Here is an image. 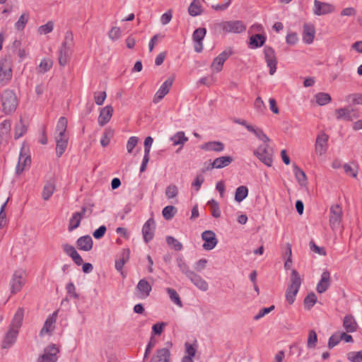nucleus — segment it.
Masks as SVG:
<instances>
[{
    "label": "nucleus",
    "instance_id": "obj_7",
    "mask_svg": "<svg viewBox=\"0 0 362 362\" xmlns=\"http://www.w3.org/2000/svg\"><path fill=\"white\" fill-rule=\"evenodd\" d=\"M12 78L11 60L6 57L0 60V83H8Z\"/></svg>",
    "mask_w": 362,
    "mask_h": 362
},
{
    "label": "nucleus",
    "instance_id": "obj_46",
    "mask_svg": "<svg viewBox=\"0 0 362 362\" xmlns=\"http://www.w3.org/2000/svg\"><path fill=\"white\" fill-rule=\"evenodd\" d=\"M207 205L211 207V215L214 218H217L221 216V211H220V208H219V204L216 200H214L213 199L209 200L207 202Z\"/></svg>",
    "mask_w": 362,
    "mask_h": 362
},
{
    "label": "nucleus",
    "instance_id": "obj_8",
    "mask_svg": "<svg viewBox=\"0 0 362 362\" xmlns=\"http://www.w3.org/2000/svg\"><path fill=\"white\" fill-rule=\"evenodd\" d=\"M264 54L267 65L269 68V74L273 75L276 71L277 64L274 49L272 47L265 46Z\"/></svg>",
    "mask_w": 362,
    "mask_h": 362
},
{
    "label": "nucleus",
    "instance_id": "obj_23",
    "mask_svg": "<svg viewBox=\"0 0 362 362\" xmlns=\"http://www.w3.org/2000/svg\"><path fill=\"white\" fill-rule=\"evenodd\" d=\"M93 242L88 235L80 237L76 241V247L83 251L88 252L93 248Z\"/></svg>",
    "mask_w": 362,
    "mask_h": 362
},
{
    "label": "nucleus",
    "instance_id": "obj_34",
    "mask_svg": "<svg viewBox=\"0 0 362 362\" xmlns=\"http://www.w3.org/2000/svg\"><path fill=\"white\" fill-rule=\"evenodd\" d=\"M353 110L349 107H341L335 110V115L337 119H344L346 121H352L351 115Z\"/></svg>",
    "mask_w": 362,
    "mask_h": 362
},
{
    "label": "nucleus",
    "instance_id": "obj_32",
    "mask_svg": "<svg viewBox=\"0 0 362 362\" xmlns=\"http://www.w3.org/2000/svg\"><path fill=\"white\" fill-rule=\"evenodd\" d=\"M295 177L300 186H306L307 177L305 172L301 170L296 163H293Z\"/></svg>",
    "mask_w": 362,
    "mask_h": 362
},
{
    "label": "nucleus",
    "instance_id": "obj_22",
    "mask_svg": "<svg viewBox=\"0 0 362 362\" xmlns=\"http://www.w3.org/2000/svg\"><path fill=\"white\" fill-rule=\"evenodd\" d=\"M113 111V107L111 105H107L101 109L98 117V124L100 126L105 125L110 120Z\"/></svg>",
    "mask_w": 362,
    "mask_h": 362
},
{
    "label": "nucleus",
    "instance_id": "obj_12",
    "mask_svg": "<svg viewBox=\"0 0 362 362\" xmlns=\"http://www.w3.org/2000/svg\"><path fill=\"white\" fill-rule=\"evenodd\" d=\"M23 271H16L11 281V292L15 294L20 291L25 284Z\"/></svg>",
    "mask_w": 362,
    "mask_h": 362
},
{
    "label": "nucleus",
    "instance_id": "obj_39",
    "mask_svg": "<svg viewBox=\"0 0 362 362\" xmlns=\"http://www.w3.org/2000/svg\"><path fill=\"white\" fill-rule=\"evenodd\" d=\"M170 140L173 141V146L184 145L188 141V138L185 136L183 132H178L170 138Z\"/></svg>",
    "mask_w": 362,
    "mask_h": 362
},
{
    "label": "nucleus",
    "instance_id": "obj_14",
    "mask_svg": "<svg viewBox=\"0 0 362 362\" xmlns=\"http://www.w3.org/2000/svg\"><path fill=\"white\" fill-rule=\"evenodd\" d=\"M202 238L204 241L202 247L206 250L214 249L218 243L216 234L212 230H205L202 233Z\"/></svg>",
    "mask_w": 362,
    "mask_h": 362
},
{
    "label": "nucleus",
    "instance_id": "obj_63",
    "mask_svg": "<svg viewBox=\"0 0 362 362\" xmlns=\"http://www.w3.org/2000/svg\"><path fill=\"white\" fill-rule=\"evenodd\" d=\"M223 64L224 62H223L219 57H216L214 59L211 67L216 72H218L222 70Z\"/></svg>",
    "mask_w": 362,
    "mask_h": 362
},
{
    "label": "nucleus",
    "instance_id": "obj_41",
    "mask_svg": "<svg viewBox=\"0 0 362 362\" xmlns=\"http://www.w3.org/2000/svg\"><path fill=\"white\" fill-rule=\"evenodd\" d=\"M28 127L24 124L22 119H20L19 122L15 127V139H18L21 137L27 132Z\"/></svg>",
    "mask_w": 362,
    "mask_h": 362
},
{
    "label": "nucleus",
    "instance_id": "obj_57",
    "mask_svg": "<svg viewBox=\"0 0 362 362\" xmlns=\"http://www.w3.org/2000/svg\"><path fill=\"white\" fill-rule=\"evenodd\" d=\"M53 65V62L49 59H43L41 60L40 64L39 65L40 71L42 73H45L49 71Z\"/></svg>",
    "mask_w": 362,
    "mask_h": 362
},
{
    "label": "nucleus",
    "instance_id": "obj_36",
    "mask_svg": "<svg viewBox=\"0 0 362 362\" xmlns=\"http://www.w3.org/2000/svg\"><path fill=\"white\" fill-rule=\"evenodd\" d=\"M203 11L202 6L198 0H193L188 8V13L191 16L201 15Z\"/></svg>",
    "mask_w": 362,
    "mask_h": 362
},
{
    "label": "nucleus",
    "instance_id": "obj_40",
    "mask_svg": "<svg viewBox=\"0 0 362 362\" xmlns=\"http://www.w3.org/2000/svg\"><path fill=\"white\" fill-rule=\"evenodd\" d=\"M177 263L180 270L187 277L190 276L194 271L189 269V267L186 264L182 257L177 258Z\"/></svg>",
    "mask_w": 362,
    "mask_h": 362
},
{
    "label": "nucleus",
    "instance_id": "obj_2",
    "mask_svg": "<svg viewBox=\"0 0 362 362\" xmlns=\"http://www.w3.org/2000/svg\"><path fill=\"white\" fill-rule=\"evenodd\" d=\"M213 29L218 34L241 33L245 31L246 25L242 21H228L214 23Z\"/></svg>",
    "mask_w": 362,
    "mask_h": 362
},
{
    "label": "nucleus",
    "instance_id": "obj_18",
    "mask_svg": "<svg viewBox=\"0 0 362 362\" xmlns=\"http://www.w3.org/2000/svg\"><path fill=\"white\" fill-rule=\"evenodd\" d=\"M152 290L151 285L145 279H141L136 287V295L141 299L146 298Z\"/></svg>",
    "mask_w": 362,
    "mask_h": 362
},
{
    "label": "nucleus",
    "instance_id": "obj_49",
    "mask_svg": "<svg viewBox=\"0 0 362 362\" xmlns=\"http://www.w3.org/2000/svg\"><path fill=\"white\" fill-rule=\"evenodd\" d=\"M317 342V335L314 329L309 331L308 337L307 341V346L309 349H314L316 347Z\"/></svg>",
    "mask_w": 362,
    "mask_h": 362
},
{
    "label": "nucleus",
    "instance_id": "obj_15",
    "mask_svg": "<svg viewBox=\"0 0 362 362\" xmlns=\"http://www.w3.org/2000/svg\"><path fill=\"white\" fill-rule=\"evenodd\" d=\"M329 136L324 132L320 134L316 139L315 152L319 156H322L327 152L328 148Z\"/></svg>",
    "mask_w": 362,
    "mask_h": 362
},
{
    "label": "nucleus",
    "instance_id": "obj_38",
    "mask_svg": "<svg viewBox=\"0 0 362 362\" xmlns=\"http://www.w3.org/2000/svg\"><path fill=\"white\" fill-rule=\"evenodd\" d=\"M248 195V188L246 186L241 185L238 187L235 192V200L237 202H241Z\"/></svg>",
    "mask_w": 362,
    "mask_h": 362
},
{
    "label": "nucleus",
    "instance_id": "obj_9",
    "mask_svg": "<svg viewBox=\"0 0 362 362\" xmlns=\"http://www.w3.org/2000/svg\"><path fill=\"white\" fill-rule=\"evenodd\" d=\"M60 312V309L57 310L52 314L49 315L46 319L42 328L40 332V336L43 337L45 334L51 335L55 328L57 317Z\"/></svg>",
    "mask_w": 362,
    "mask_h": 362
},
{
    "label": "nucleus",
    "instance_id": "obj_25",
    "mask_svg": "<svg viewBox=\"0 0 362 362\" xmlns=\"http://www.w3.org/2000/svg\"><path fill=\"white\" fill-rule=\"evenodd\" d=\"M191 282L197 288L203 291H207L209 288V285L207 282L204 280L199 274H196L194 272L193 274L189 276L188 278Z\"/></svg>",
    "mask_w": 362,
    "mask_h": 362
},
{
    "label": "nucleus",
    "instance_id": "obj_62",
    "mask_svg": "<svg viewBox=\"0 0 362 362\" xmlns=\"http://www.w3.org/2000/svg\"><path fill=\"white\" fill-rule=\"evenodd\" d=\"M309 245H310V250L313 252L317 253L322 256L326 255L327 253H326V250H325V247H321L317 246L313 240H311L310 242Z\"/></svg>",
    "mask_w": 362,
    "mask_h": 362
},
{
    "label": "nucleus",
    "instance_id": "obj_17",
    "mask_svg": "<svg viewBox=\"0 0 362 362\" xmlns=\"http://www.w3.org/2000/svg\"><path fill=\"white\" fill-rule=\"evenodd\" d=\"M206 34V30L204 28H197L193 34L192 39L194 43V50L195 52L199 53L203 49V43L202 41Z\"/></svg>",
    "mask_w": 362,
    "mask_h": 362
},
{
    "label": "nucleus",
    "instance_id": "obj_59",
    "mask_svg": "<svg viewBox=\"0 0 362 362\" xmlns=\"http://www.w3.org/2000/svg\"><path fill=\"white\" fill-rule=\"evenodd\" d=\"M167 325L166 322H158L153 325L151 335H160L164 327Z\"/></svg>",
    "mask_w": 362,
    "mask_h": 362
},
{
    "label": "nucleus",
    "instance_id": "obj_21",
    "mask_svg": "<svg viewBox=\"0 0 362 362\" xmlns=\"http://www.w3.org/2000/svg\"><path fill=\"white\" fill-rule=\"evenodd\" d=\"M315 28L312 24L305 23L303 30V41L308 45L311 44L315 38Z\"/></svg>",
    "mask_w": 362,
    "mask_h": 362
},
{
    "label": "nucleus",
    "instance_id": "obj_42",
    "mask_svg": "<svg viewBox=\"0 0 362 362\" xmlns=\"http://www.w3.org/2000/svg\"><path fill=\"white\" fill-rule=\"evenodd\" d=\"M317 300V296L315 293L311 292V293H308L305 296V298H304V300H303V304H304L305 308L307 310H310L316 303Z\"/></svg>",
    "mask_w": 362,
    "mask_h": 362
},
{
    "label": "nucleus",
    "instance_id": "obj_29",
    "mask_svg": "<svg viewBox=\"0 0 362 362\" xmlns=\"http://www.w3.org/2000/svg\"><path fill=\"white\" fill-rule=\"evenodd\" d=\"M122 257L119 259L115 261V269L121 272L122 274V269L124 264L129 260L130 255V250L128 248L123 249L121 254Z\"/></svg>",
    "mask_w": 362,
    "mask_h": 362
},
{
    "label": "nucleus",
    "instance_id": "obj_13",
    "mask_svg": "<svg viewBox=\"0 0 362 362\" xmlns=\"http://www.w3.org/2000/svg\"><path fill=\"white\" fill-rule=\"evenodd\" d=\"M173 81L174 78L173 77H170L163 83L154 95L153 100L154 103H157L160 101L169 93L173 83Z\"/></svg>",
    "mask_w": 362,
    "mask_h": 362
},
{
    "label": "nucleus",
    "instance_id": "obj_35",
    "mask_svg": "<svg viewBox=\"0 0 362 362\" xmlns=\"http://www.w3.org/2000/svg\"><path fill=\"white\" fill-rule=\"evenodd\" d=\"M214 160V165L216 169L223 168L228 166L234 160L233 158L230 156H225L216 158Z\"/></svg>",
    "mask_w": 362,
    "mask_h": 362
},
{
    "label": "nucleus",
    "instance_id": "obj_53",
    "mask_svg": "<svg viewBox=\"0 0 362 362\" xmlns=\"http://www.w3.org/2000/svg\"><path fill=\"white\" fill-rule=\"evenodd\" d=\"M29 19V14L28 13H23L20 18H18V21L15 24V27L18 30H23Z\"/></svg>",
    "mask_w": 362,
    "mask_h": 362
},
{
    "label": "nucleus",
    "instance_id": "obj_10",
    "mask_svg": "<svg viewBox=\"0 0 362 362\" xmlns=\"http://www.w3.org/2000/svg\"><path fill=\"white\" fill-rule=\"evenodd\" d=\"M342 216V210L339 205L336 204L330 208L329 225L333 229L339 228Z\"/></svg>",
    "mask_w": 362,
    "mask_h": 362
},
{
    "label": "nucleus",
    "instance_id": "obj_3",
    "mask_svg": "<svg viewBox=\"0 0 362 362\" xmlns=\"http://www.w3.org/2000/svg\"><path fill=\"white\" fill-rule=\"evenodd\" d=\"M1 103L3 112L8 115L16 111L18 101L15 92L10 89H6L1 94Z\"/></svg>",
    "mask_w": 362,
    "mask_h": 362
},
{
    "label": "nucleus",
    "instance_id": "obj_33",
    "mask_svg": "<svg viewBox=\"0 0 362 362\" xmlns=\"http://www.w3.org/2000/svg\"><path fill=\"white\" fill-rule=\"evenodd\" d=\"M343 326L347 332H354L357 329V323L351 315H346L344 318Z\"/></svg>",
    "mask_w": 362,
    "mask_h": 362
},
{
    "label": "nucleus",
    "instance_id": "obj_4",
    "mask_svg": "<svg viewBox=\"0 0 362 362\" xmlns=\"http://www.w3.org/2000/svg\"><path fill=\"white\" fill-rule=\"evenodd\" d=\"M290 281L291 284L288 285L286 291V298L288 303L291 305L294 303L296 296L301 285V279L299 273L296 269L291 271Z\"/></svg>",
    "mask_w": 362,
    "mask_h": 362
},
{
    "label": "nucleus",
    "instance_id": "obj_37",
    "mask_svg": "<svg viewBox=\"0 0 362 362\" xmlns=\"http://www.w3.org/2000/svg\"><path fill=\"white\" fill-rule=\"evenodd\" d=\"M247 129L255 134V136L264 144H268L270 141V139L259 128H255L253 126L247 127Z\"/></svg>",
    "mask_w": 362,
    "mask_h": 362
},
{
    "label": "nucleus",
    "instance_id": "obj_43",
    "mask_svg": "<svg viewBox=\"0 0 362 362\" xmlns=\"http://www.w3.org/2000/svg\"><path fill=\"white\" fill-rule=\"evenodd\" d=\"M177 209L174 206L170 205L163 208L162 214L165 220H171L176 214Z\"/></svg>",
    "mask_w": 362,
    "mask_h": 362
},
{
    "label": "nucleus",
    "instance_id": "obj_45",
    "mask_svg": "<svg viewBox=\"0 0 362 362\" xmlns=\"http://www.w3.org/2000/svg\"><path fill=\"white\" fill-rule=\"evenodd\" d=\"M166 243L170 247L173 248L175 251H180L182 250L183 247L182 243L173 236L168 235L166 237Z\"/></svg>",
    "mask_w": 362,
    "mask_h": 362
},
{
    "label": "nucleus",
    "instance_id": "obj_52",
    "mask_svg": "<svg viewBox=\"0 0 362 362\" xmlns=\"http://www.w3.org/2000/svg\"><path fill=\"white\" fill-rule=\"evenodd\" d=\"M69 256L72 258L73 261L76 265L79 266L83 264L82 257L78 253L76 248L71 245H69Z\"/></svg>",
    "mask_w": 362,
    "mask_h": 362
},
{
    "label": "nucleus",
    "instance_id": "obj_55",
    "mask_svg": "<svg viewBox=\"0 0 362 362\" xmlns=\"http://www.w3.org/2000/svg\"><path fill=\"white\" fill-rule=\"evenodd\" d=\"M54 29V23L52 21H48L46 24L40 25L37 32L40 35H46L51 33Z\"/></svg>",
    "mask_w": 362,
    "mask_h": 362
},
{
    "label": "nucleus",
    "instance_id": "obj_47",
    "mask_svg": "<svg viewBox=\"0 0 362 362\" xmlns=\"http://www.w3.org/2000/svg\"><path fill=\"white\" fill-rule=\"evenodd\" d=\"M54 185L51 182H47L43 187L42 197L43 199L48 200L54 191Z\"/></svg>",
    "mask_w": 362,
    "mask_h": 362
},
{
    "label": "nucleus",
    "instance_id": "obj_48",
    "mask_svg": "<svg viewBox=\"0 0 362 362\" xmlns=\"http://www.w3.org/2000/svg\"><path fill=\"white\" fill-rule=\"evenodd\" d=\"M114 135V131L111 129H106L103 132V136L100 139V144L103 147H106L110 141V139Z\"/></svg>",
    "mask_w": 362,
    "mask_h": 362
},
{
    "label": "nucleus",
    "instance_id": "obj_60",
    "mask_svg": "<svg viewBox=\"0 0 362 362\" xmlns=\"http://www.w3.org/2000/svg\"><path fill=\"white\" fill-rule=\"evenodd\" d=\"M107 94L105 91L94 93V100L98 105H102L104 103Z\"/></svg>",
    "mask_w": 362,
    "mask_h": 362
},
{
    "label": "nucleus",
    "instance_id": "obj_24",
    "mask_svg": "<svg viewBox=\"0 0 362 362\" xmlns=\"http://www.w3.org/2000/svg\"><path fill=\"white\" fill-rule=\"evenodd\" d=\"M170 352L168 348L158 349L151 358L150 362H168Z\"/></svg>",
    "mask_w": 362,
    "mask_h": 362
},
{
    "label": "nucleus",
    "instance_id": "obj_54",
    "mask_svg": "<svg viewBox=\"0 0 362 362\" xmlns=\"http://www.w3.org/2000/svg\"><path fill=\"white\" fill-rule=\"evenodd\" d=\"M81 221V215L80 214L74 213L69 219V231L77 228L80 226Z\"/></svg>",
    "mask_w": 362,
    "mask_h": 362
},
{
    "label": "nucleus",
    "instance_id": "obj_50",
    "mask_svg": "<svg viewBox=\"0 0 362 362\" xmlns=\"http://www.w3.org/2000/svg\"><path fill=\"white\" fill-rule=\"evenodd\" d=\"M166 291L168 293L169 297L172 301H173L178 306L182 307V300H181L178 293L174 288H167Z\"/></svg>",
    "mask_w": 362,
    "mask_h": 362
},
{
    "label": "nucleus",
    "instance_id": "obj_58",
    "mask_svg": "<svg viewBox=\"0 0 362 362\" xmlns=\"http://www.w3.org/2000/svg\"><path fill=\"white\" fill-rule=\"evenodd\" d=\"M178 194V189L175 185H170L165 189V196L168 199H173Z\"/></svg>",
    "mask_w": 362,
    "mask_h": 362
},
{
    "label": "nucleus",
    "instance_id": "obj_64",
    "mask_svg": "<svg viewBox=\"0 0 362 362\" xmlns=\"http://www.w3.org/2000/svg\"><path fill=\"white\" fill-rule=\"evenodd\" d=\"M348 359L351 362H362V350L357 352H350Z\"/></svg>",
    "mask_w": 362,
    "mask_h": 362
},
{
    "label": "nucleus",
    "instance_id": "obj_30",
    "mask_svg": "<svg viewBox=\"0 0 362 362\" xmlns=\"http://www.w3.org/2000/svg\"><path fill=\"white\" fill-rule=\"evenodd\" d=\"M24 317V309L23 308H19L16 312L12 322L10 325V327L18 329L21 327L22 322Z\"/></svg>",
    "mask_w": 362,
    "mask_h": 362
},
{
    "label": "nucleus",
    "instance_id": "obj_19",
    "mask_svg": "<svg viewBox=\"0 0 362 362\" xmlns=\"http://www.w3.org/2000/svg\"><path fill=\"white\" fill-rule=\"evenodd\" d=\"M18 334V329L9 327L2 341L1 348L9 349L16 342Z\"/></svg>",
    "mask_w": 362,
    "mask_h": 362
},
{
    "label": "nucleus",
    "instance_id": "obj_26",
    "mask_svg": "<svg viewBox=\"0 0 362 362\" xmlns=\"http://www.w3.org/2000/svg\"><path fill=\"white\" fill-rule=\"evenodd\" d=\"M225 146L221 141H209L201 146V148L205 151L221 152L224 150Z\"/></svg>",
    "mask_w": 362,
    "mask_h": 362
},
{
    "label": "nucleus",
    "instance_id": "obj_56",
    "mask_svg": "<svg viewBox=\"0 0 362 362\" xmlns=\"http://www.w3.org/2000/svg\"><path fill=\"white\" fill-rule=\"evenodd\" d=\"M346 101L354 105H362V93H352L346 96Z\"/></svg>",
    "mask_w": 362,
    "mask_h": 362
},
{
    "label": "nucleus",
    "instance_id": "obj_31",
    "mask_svg": "<svg viewBox=\"0 0 362 362\" xmlns=\"http://www.w3.org/2000/svg\"><path fill=\"white\" fill-rule=\"evenodd\" d=\"M266 42V37L262 34H254L250 37V46L252 48L261 47Z\"/></svg>",
    "mask_w": 362,
    "mask_h": 362
},
{
    "label": "nucleus",
    "instance_id": "obj_28",
    "mask_svg": "<svg viewBox=\"0 0 362 362\" xmlns=\"http://www.w3.org/2000/svg\"><path fill=\"white\" fill-rule=\"evenodd\" d=\"M30 163H31L30 156H27L24 157L22 152H21L18 163L16 168V173L17 175L21 174L23 172L25 168L28 165H30Z\"/></svg>",
    "mask_w": 362,
    "mask_h": 362
},
{
    "label": "nucleus",
    "instance_id": "obj_1",
    "mask_svg": "<svg viewBox=\"0 0 362 362\" xmlns=\"http://www.w3.org/2000/svg\"><path fill=\"white\" fill-rule=\"evenodd\" d=\"M68 125V119L66 117H61L57 124L55 130L56 154L61 157L64 153L68 143V137L66 131Z\"/></svg>",
    "mask_w": 362,
    "mask_h": 362
},
{
    "label": "nucleus",
    "instance_id": "obj_16",
    "mask_svg": "<svg viewBox=\"0 0 362 362\" xmlns=\"http://www.w3.org/2000/svg\"><path fill=\"white\" fill-rule=\"evenodd\" d=\"M334 6L330 4L321 2L318 0L314 1L313 13L317 16H322L332 13Z\"/></svg>",
    "mask_w": 362,
    "mask_h": 362
},
{
    "label": "nucleus",
    "instance_id": "obj_11",
    "mask_svg": "<svg viewBox=\"0 0 362 362\" xmlns=\"http://www.w3.org/2000/svg\"><path fill=\"white\" fill-rule=\"evenodd\" d=\"M156 222L153 218H150L143 226L142 235L146 243H148L154 237Z\"/></svg>",
    "mask_w": 362,
    "mask_h": 362
},
{
    "label": "nucleus",
    "instance_id": "obj_20",
    "mask_svg": "<svg viewBox=\"0 0 362 362\" xmlns=\"http://www.w3.org/2000/svg\"><path fill=\"white\" fill-rule=\"evenodd\" d=\"M331 277L330 273L327 270L324 271L321 276V279L317 284L316 291L319 293H325L330 286Z\"/></svg>",
    "mask_w": 362,
    "mask_h": 362
},
{
    "label": "nucleus",
    "instance_id": "obj_44",
    "mask_svg": "<svg viewBox=\"0 0 362 362\" xmlns=\"http://www.w3.org/2000/svg\"><path fill=\"white\" fill-rule=\"evenodd\" d=\"M315 97L317 103L320 105H325L332 100L330 95L326 93H318Z\"/></svg>",
    "mask_w": 362,
    "mask_h": 362
},
{
    "label": "nucleus",
    "instance_id": "obj_6",
    "mask_svg": "<svg viewBox=\"0 0 362 362\" xmlns=\"http://www.w3.org/2000/svg\"><path fill=\"white\" fill-rule=\"evenodd\" d=\"M59 348L54 344H49L44 349V353L37 358V362H57Z\"/></svg>",
    "mask_w": 362,
    "mask_h": 362
},
{
    "label": "nucleus",
    "instance_id": "obj_51",
    "mask_svg": "<svg viewBox=\"0 0 362 362\" xmlns=\"http://www.w3.org/2000/svg\"><path fill=\"white\" fill-rule=\"evenodd\" d=\"M352 163L354 165V167H352L351 165L348 163H345L343 165V168L346 174L349 175L350 176L356 178L358 174V166L354 162H353Z\"/></svg>",
    "mask_w": 362,
    "mask_h": 362
},
{
    "label": "nucleus",
    "instance_id": "obj_27",
    "mask_svg": "<svg viewBox=\"0 0 362 362\" xmlns=\"http://www.w3.org/2000/svg\"><path fill=\"white\" fill-rule=\"evenodd\" d=\"M66 39L67 36H65V40L62 44L61 47L59 49L58 60L59 64L61 66L64 67L68 62V48L66 47Z\"/></svg>",
    "mask_w": 362,
    "mask_h": 362
},
{
    "label": "nucleus",
    "instance_id": "obj_61",
    "mask_svg": "<svg viewBox=\"0 0 362 362\" xmlns=\"http://www.w3.org/2000/svg\"><path fill=\"white\" fill-rule=\"evenodd\" d=\"M340 341L341 339H339V333H335L329 338L327 347L329 349H332L335 346H337L340 342Z\"/></svg>",
    "mask_w": 362,
    "mask_h": 362
},
{
    "label": "nucleus",
    "instance_id": "obj_5",
    "mask_svg": "<svg viewBox=\"0 0 362 362\" xmlns=\"http://www.w3.org/2000/svg\"><path fill=\"white\" fill-rule=\"evenodd\" d=\"M273 148H270L268 144L260 145L257 149L254 151V155L262 161L267 166H272Z\"/></svg>",
    "mask_w": 362,
    "mask_h": 362
}]
</instances>
